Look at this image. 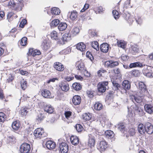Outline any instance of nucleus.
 Returning <instances> with one entry per match:
<instances>
[{
    "label": "nucleus",
    "instance_id": "nucleus-23",
    "mask_svg": "<svg viewBox=\"0 0 153 153\" xmlns=\"http://www.w3.org/2000/svg\"><path fill=\"white\" fill-rule=\"evenodd\" d=\"M105 135L107 138H112L114 137V134L112 131L108 130L105 131Z\"/></svg>",
    "mask_w": 153,
    "mask_h": 153
},
{
    "label": "nucleus",
    "instance_id": "nucleus-16",
    "mask_svg": "<svg viewBox=\"0 0 153 153\" xmlns=\"http://www.w3.org/2000/svg\"><path fill=\"white\" fill-rule=\"evenodd\" d=\"M86 45L84 43L81 42L76 45V48L79 50L81 51H84L86 50Z\"/></svg>",
    "mask_w": 153,
    "mask_h": 153
},
{
    "label": "nucleus",
    "instance_id": "nucleus-45",
    "mask_svg": "<svg viewBox=\"0 0 153 153\" xmlns=\"http://www.w3.org/2000/svg\"><path fill=\"white\" fill-rule=\"evenodd\" d=\"M112 14L114 18L117 20L120 16L118 12L116 10H114L112 11Z\"/></svg>",
    "mask_w": 153,
    "mask_h": 153
},
{
    "label": "nucleus",
    "instance_id": "nucleus-55",
    "mask_svg": "<svg viewBox=\"0 0 153 153\" xmlns=\"http://www.w3.org/2000/svg\"><path fill=\"white\" fill-rule=\"evenodd\" d=\"M19 73L23 75L27 76L28 74V73L26 71L19 70Z\"/></svg>",
    "mask_w": 153,
    "mask_h": 153
},
{
    "label": "nucleus",
    "instance_id": "nucleus-21",
    "mask_svg": "<svg viewBox=\"0 0 153 153\" xmlns=\"http://www.w3.org/2000/svg\"><path fill=\"white\" fill-rule=\"evenodd\" d=\"M122 86L125 90H128L131 87L130 83L127 80H125L123 82Z\"/></svg>",
    "mask_w": 153,
    "mask_h": 153
},
{
    "label": "nucleus",
    "instance_id": "nucleus-41",
    "mask_svg": "<svg viewBox=\"0 0 153 153\" xmlns=\"http://www.w3.org/2000/svg\"><path fill=\"white\" fill-rule=\"evenodd\" d=\"M60 21L58 19H54L51 23V27H56L59 24Z\"/></svg>",
    "mask_w": 153,
    "mask_h": 153
},
{
    "label": "nucleus",
    "instance_id": "nucleus-30",
    "mask_svg": "<svg viewBox=\"0 0 153 153\" xmlns=\"http://www.w3.org/2000/svg\"><path fill=\"white\" fill-rule=\"evenodd\" d=\"M13 128L16 130H18L20 127L19 123L17 121H15L13 122L12 125Z\"/></svg>",
    "mask_w": 153,
    "mask_h": 153
},
{
    "label": "nucleus",
    "instance_id": "nucleus-64",
    "mask_svg": "<svg viewBox=\"0 0 153 153\" xmlns=\"http://www.w3.org/2000/svg\"><path fill=\"white\" fill-rule=\"evenodd\" d=\"M105 10V9H103L102 7L100 6L98 8V11L99 13H101L102 12Z\"/></svg>",
    "mask_w": 153,
    "mask_h": 153
},
{
    "label": "nucleus",
    "instance_id": "nucleus-59",
    "mask_svg": "<svg viewBox=\"0 0 153 153\" xmlns=\"http://www.w3.org/2000/svg\"><path fill=\"white\" fill-rule=\"evenodd\" d=\"M143 110L140 108H139L136 111V112L139 115H142L143 114Z\"/></svg>",
    "mask_w": 153,
    "mask_h": 153
},
{
    "label": "nucleus",
    "instance_id": "nucleus-12",
    "mask_svg": "<svg viewBox=\"0 0 153 153\" xmlns=\"http://www.w3.org/2000/svg\"><path fill=\"white\" fill-rule=\"evenodd\" d=\"M100 49L101 51L103 53H107L109 49V46L107 43H103L100 45Z\"/></svg>",
    "mask_w": 153,
    "mask_h": 153
},
{
    "label": "nucleus",
    "instance_id": "nucleus-25",
    "mask_svg": "<svg viewBox=\"0 0 153 153\" xmlns=\"http://www.w3.org/2000/svg\"><path fill=\"white\" fill-rule=\"evenodd\" d=\"M70 140L72 144L74 145H76L79 143V139L76 136H71L70 138Z\"/></svg>",
    "mask_w": 153,
    "mask_h": 153
},
{
    "label": "nucleus",
    "instance_id": "nucleus-24",
    "mask_svg": "<svg viewBox=\"0 0 153 153\" xmlns=\"http://www.w3.org/2000/svg\"><path fill=\"white\" fill-rule=\"evenodd\" d=\"M131 97L132 101L134 103H135V102L139 103L142 102V98L140 97L132 95L131 96Z\"/></svg>",
    "mask_w": 153,
    "mask_h": 153
},
{
    "label": "nucleus",
    "instance_id": "nucleus-4",
    "mask_svg": "<svg viewBox=\"0 0 153 153\" xmlns=\"http://www.w3.org/2000/svg\"><path fill=\"white\" fill-rule=\"evenodd\" d=\"M30 149V145L27 143H25L21 145L19 150L21 153H28Z\"/></svg>",
    "mask_w": 153,
    "mask_h": 153
},
{
    "label": "nucleus",
    "instance_id": "nucleus-62",
    "mask_svg": "<svg viewBox=\"0 0 153 153\" xmlns=\"http://www.w3.org/2000/svg\"><path fill=\"white\" fill-rule=\"evenodd\" d=\"M87 94L88 96L90 98L92 97H93V93L92 91H87Z\"/></svg>",
    "mask_w": 153,
    "mask_h": 153
},
{
    "label": "nucleus",
    "instance_id": "nucleus-39",
    "mask_svg": "<svg viewBox=\"0 0 153 153\" xmlns=\"http://www.w3.org/2000/svg\"><path fill=\"white\" fill-rule=\"evenodd\" d=\"M131 49L132 51V53H137L139 51L138 46L137 45H134L131 46Z\"/></svg>",
    "mask_w": 153,
    "mask_h": 153
},
{
    "label": "nucleus",
    "instance_id": "nucleus-49",
    "mask_svg": "<svg viewBox=\"0 0 153 153\" xmlns=\"http://www.w3.org/2000/svg\"><path fill=\"white\" fill-rule=\"evenodd\" d=\"M113 86V89L114 90H117L120 87V85L118 83H117L115 82H112Z\"/></svg>",
    "mask_w": 153,
    "mask_h": 153
},
{
    "label": "nucleus",
    "instance_id": "nucleus-14",
    "mask_svg": "<svg viewBox=\"0 0 153 153\" xmlns=\"http://www.w3.org/2000/svg\"><path fill=\"white\" fill-rule=\"evenodd\" d=\"M46 145L47 148L50 150L54 149L56 145L54 142L51 140L47 142Z\"/></svg>",
    "mask_w": 153,
    "mask_h": 153
},
{
    "label": "nucleus",
    "instance_id": "nucleus-13",
    "mask_svg": "<svg viewBox=\"0 0 153 153\" xmlns=\"http://www.w3.org/2000/svg\"><path fill=\"white\" fill-rule=\"evenodd\" d=\"M81 100V98L80 96L78 95H75L73 98L72 102L75 105H79L80 104Z\"/></svg>",
    "mask_w": 153,
    "mask_h": 153
},
{
    "label": "nucleus",
    "instance_id": "nucleus-36",
    "mask_svg": "<svg viewBox=\"0 0 153 153\" xmlns=\"http://www.w3.org/2000/svg\"><path fill=\"white\" fill-rule=\"evenodd\" d=\"M29 109L27 108H21L20 113L22 116L25 115L29 111Z\"/></svg>",
    "mask_w": 153,
    "mask_h": 153
},
{
    "label": "nucleus",
    "instance_id": "nucleus-6",
    "mask_svg": "<svg viewBox=\"0 0 153 153\" xmlns=\"http://www.w3.org/2000/svg\"><path fill=\"white\" fill-rule=\"evenodd\" d=\"M152 68L150 66H145L144 69L143 71V73L145 76L149 77H152Z\"/></svg>",
    "mask_w": 153,
    "mask_h": 153
},
{
    "label": "nucleus",
    "instance_id": "nucleus-11",
    "mask_svg": "<svg viewBox=\"0 0 153 153\" xmlns=\"http://www.w3.org/2000/svg\"><path fill=\"white\" fill-rule=\"evenodd\" d=\"M65 115L66 118L68 120L67 121L68 122H72L74 118L72 117V112L70 111H66L65 112Z\"/></svg>",
    "mask_w": 153,
    "mask_h": 153
},
{
    "label": "nucleus",
    "instance_id": "nucleus-58",
    "mask_svg": "<svg viewBox=\"0 0 153 153\" xmlns=\"http://www.w3.org/2000/svg\"><path fill=\"white\" fill-rule=\"evenodd\" d=\"M89 7V4H85L83 8L81 10V12H84L86 10H87Z\"/></svg>",
    "mask_w": 153,
    "mask_h": 153
},
{
    "label": "nucleus",
    "instance_id": "nucleus-57",
    "mask_svg": "<svg viewBox=\"0 0 153 153\" xmlns=\"http://www.w3.org/2000/svg\"><path fill=\"white\" fill-rule=\"evenodd\" d=\"M8 6H11L13 7H15L16 4L14 1L13 0H10V1L8 2Z\"/></svg>",
    "mask_w": 153,
    "mask_h": 153
},
{
    "label": "nucleus",
    "instance_id": "nucleus-7",
    "mask_svg": "<svg viewBox=\"0 0 153 153\" xmlns=\"http://www.w3.org/2000/svg\"><path fill=\"white\" fill-rule=\"evenodd\" d=\"M59 148L62 153H67L68 150V146L65 143H62L59 145Z\"/></svg>",
    "mask_w": 153,
    "mask_h": 153
},
{
    "label": "nucleus",
    "instance_id": "nucleus-17",
    "mask_svg": "<svg viewBox=\"0 0 153 153\" xmlns=\"http://www.w3.org/2000/svg\"><path fill=\"white\" fill-rule=\"evenodd\" d=\"M59 87L62 91L65 92L67 91L69 89L68 84L63 82H61L60 84Z\"/></svg>",
    "mask_w": 153,
    "mask_h": 153
},
{
    "label": "nucleus",
    "instance_id": "nucleus-28",
    "mask_svg": "<svg viewBox=\"0 0 153 153\" xmlns=\"http://www.w3.org/2000/svg\"><path fill=\"white\" fill-rule=\"evenodd\" d=\"M82 118L83 120L85 121H88L91 118V115L89 113H84L82 115Z\"/></svg>",
    "mask_w": 153,
    "mask_h": 153
},
{
    "label": "nucleus",
    "instance_id": "nucleus-1",
    "mask_svg": "<svg viewBox=\"0 0 153 153\" xmlns=\"http://www.w3.org/2000/svg\"><path fill=\"white\" fill-rule=\"evenodd\" d=\"M108 85V82L103 81L99 82L97 85V91L101 93L105 92L106 89V86Z\"/></svg>",
    "mask_w": 153,
    "mask_h": 153
},
{
    "label": "nucleus",
    "instance_id": "nucleus-5",
    "mask_svg": "<svg viewBox=\"0 0 153 153\" xmlns=\"http://www.w3.org/2000/svg\"><path fill=\"white\" fill-rule=\"evenodd\" d=\"M76 68L78 70L80 71L81 72L85 74L86 73H88V72L86 70L84 63L81 61L77 62Z\"/></svg>",
    "mask_w": 153,
    "mask_h": 153
},
{
    "label": "nucleus",
    "instance_id": "nucleus-2",
    "mask_svg": "<svg viewBox=\"0 0 153 153\" xmlns=\"http://www.w3.org/2000/svg\"><path fill=\"white\" fill-rule=\"evenodd\" d=\"M34 135L36 137L41 138V137H45L47 134L44 132L43 129L38 128L34 131Z\"/></svg>",
    "mask_w": 153,
    "mask_h": 153
},
{
    "label": "nucleus",
    "instance_id": "nucleus-29",
    "mask_svg": "<svg viewBox=\"0 0 153 153\" xmlns=\"http://www.w3.org/2000/svg\"><path fill=\"white\" fill-rule=\"evenodd\" d=\"M139 89H140L142 92L145 91L146 90V86L145 84L143 82H140L139 83Z\"/></svg>",
    "mask_w": 153,
    "mask_h": 153
},
{
    "label": "nucleus",
    "instance_id": "nucleus-8",
    "mask_svg": "<svg viewBox=\"0 0 153 153\" xmlns=\"http://www.w3.org/2000/svg\"><path fill=\"white\" fill-rule=\"evenodd\" d=\"M119 63L117 61H114L112 60H110L106 61L105 63V66L110 68H112L117 66Z\"/></svg>",
    "mask_w": 153,
    "mask_h": 153
},
{
    "label": "nucleus",
    "instance_id": "nucleus-35",
    "mask_svg": "<svg viewBox=\"0 0 153 153\" xmlns=\"http://www.w3.org/2000/svg\"><path fill=\"white\" fill-rule=\"evenodd\" d=\"M60 12V10L58 8H53L51 10V13L55 15H59Z\"/></svg>",
    "mask_w": 153,
    "mask_h": 153
},
{
    "label": "nucleus",
    "instance_id": "nucleus-43",
    "mask_svg": "<svg viewBox=\"0 0 153 153\" xmlns=\"http://www.w3.org/2000/svg\"><path fill=\"white\" fill-rule=\"evenodd\" d=\"M21 85L22 89H26L27 87V82L24 79H22L21 82Z\"/></svg>",
    "mask_w": 153,
    "mask_h": 153
},
{
    "label": "nucleus",
    "instance_id": "nucleus-47",
    "mask_svg": "<svg viewBox=\"0 0 153 153\" xmlns=\"http://www.w3.org/2000/svg\"><path fill=\"white\" fill-rule=\"evenodd\" d=\"M27 41V39L26 37H23L21 39L20 44L21 45L23 46H25L26 44Z\"/></svg>",
    "mask_w": 153,
    "mask_h": 153
},
{
    "label": "nucleus",
    "instance_id": "nucleus-46",
    "mask_svg": "<svg viewBox=\"0 0 153 153\" xmlns=\"http://www.w3.org/2000/svg\"><path fill=\"white\" fill-rule=\"evenodd\" d=\"M79 29L78 27H75L73 29L71 32L74 36L76 35L79 33Z\"/></svg>",
    "mask_w": 153,
    "mask_h": 153
},
{
    "label": "nucleus",
    "instance_id": "nucleus-32",
    "mask_svg": "<svg viewBox=\"0 0 153 153\" xmlns=\"http://www.w3.org/2000/svg\"><path fill=\"white\" fill-rule=\"evenodd\" d=\"M94 108L98 111L101 110L102 108V105L101 103L99 102L95 103L94 105Z\"/></svg>",
    "mask_w": 153,
    "mask_h": 153
},
{
    "label": "nucleus",
    "instance_id": "nucleus-50",
    "mask_svg": "<svg viewBox=\"0 0 153 153\" xmlns=\"http://www.w3.org/2000/svg\"><path fill=\"white\" fill-rule=\"evenodd\" d=\"M75 128L79 132H81L83 129L82 126L79 124H77L75 126Z\"/></svg>",
    "mask_w": 153,
    "mask_h": 153
},
{
    "label": "nucleus",
    "instance_id": "nucleus-19",
    "mask_svg": "<svg viewBox=\"0 0 153 153\" xmlns=\"http://www.w3.org/2000/svg\"><path fill=\"white\" fill-rule=\"evenodd\" d=\"M145 129V125L144 126L143 124H140L138 126V131L140 134H144L146 131Z\"/></svg>",
    "mask_w": 153,
    "mask_h": 153
},
{
    "label": "nucleus",
    "instance_id": "nucleus-27",
    "mask_svg": "<svg viewBox=\"0 0 153 153\" xmlns=\"http://www.w3.org/2000/svg\"><path fill=\"white\" fill-rule=\"evenodd\" d=\"M67 25L65 23H61L58 26V29L60 31H62L65 30L67 28Z\"/></svg>",
    "mask_w": 153,
    "mask_h": 153
},
{
    "label": "nucleus",
    "instance_id": "nucleus-22",
    "mask_svg": "<svg viewBox=\"0 0 153 153\" xmlns=\"http://www.w3.org/2000/svg\"><path fill=\"white\" fill-rule=\"evenodd\" d=\"M41 47L43 50H46L50 48V45L46 40H45L42 42Z\"/></svg>",
    "mask_w": 153,
    "mask_h": 153
},
{
    "label": "nucleus",
    "instance_id": "nucleus-44",
    "mask_svg": "<svg viewBox=\"0 0 153 153\" xmlns=\"http://www.w3.org/2000/svg\"><path fill=\"white\" fill-rule=\"evenodd\" d=\"M93 121L94 123H96L97 125L100 124L101 123V118L97 117H95Z\"/></svg>",
    "mask_w": 153,
    "mask_h": 153
},
{
    "label": "nucleus",
    "instance_id": "nucleus-42",
    "mask_svg": "<svg viewBox=\"0 0 153 153\" xmlns=\"http://www.w3.org/2000/svg\"><path fill=\"white\" fill-rule=\"evenodd\" d=\"M95 141L92 138H90L88 140V145L89 146L91 147L94 146Z\"/></svg>",
    "mask_w": 153,
    "mask_h": 153
},
{
    "label": "nucleus",
    "instance_id": "nucleus-53",
    "mask_svg": "<svg viewBox=\"0 0 153 153\" xmlns=\"http://www.w3.org/2000/svg\"><path fill=\"white\" fill-rule=\"evenodd\" d=\"M129 133L131 136H133L135 133V130L133 128H130L129 131Z\"/></svg>",
    "mask_w": 153,
    "mask_h": 153
},
{
    "label": "nucleus",
    "instance_id": "nucleus-60",
    "mask_svg": "<svg viewBox=\"0 0 153 153\" xmlns=\"http://www.w3.org/2000/svg\"><path fill=\"white\" fill-rule=\"evenodd\" d=\"M131 74L134 76H137L138 75V74L139 73L138 71H137L135 70H133L131 72Z\"/></svg>",
    "mask_w": 153,
    "mask_h": 153
},
{
    "label": "nucleus",
    "instance_id": "nucleus-31",
    "mask_svg": "<svg viewBox=\"0 0 153 153\" xmlns=\"http://www.w3.org/2000/svg\"><path fill=\"white\" fill-rule=\"evenodd\" d=\"M72 87L76 91L80 90L82 88L81 85L78 83H74L72 85Z\"/></svg>",
    "mask_w": 153,
    "mask_h": 153
},
{
    "label": "nucleus",
    "instance_id": "nucleus-26",
    "mask_svg": "<svg viewBox=\"0 0 153 153\" xmlns=\"http://www.w3.org/2000/svg\"><path fill=\"white\" fill-rule=\"evenodd\" d=\"M44 110L47 113H52L53 111V108L50 105H47L44 107Z\"/></svg>",
    "mask_w": 153,
    "mask_h": 153
},
{
    "label": "nucleus",
    "instance_id": "nucleus-18",
    "mask_svg": "<svg viewBox=\"0 0 153 153\" xmlns=\"http://www.w3.org/2000/svg\"><path fill=\"white\" fill-rule=\"evenodd\" d=\"M42 94L44 97L46 98H51L52 97L51 96L50 91L46 89H43L42 91Z\"/></svg>",
    "mask_w": 153,
    "mask_h": 153
},
{
    "label": "nucleus",
    "instance_id": "nucleus-48",
    "mask_svg": "<svg viewBox=\"0 0 153 153\" xmlns=\"http://www.w3.org/2000/svg\"><path fill=\"white\" fill-rule=\"evenodd\" d=\"M118 129L121 132L124 133L125 130V126L123 124H120L118 125Z\"/></svg>",
    "mask_w": 153,
    "mask_h": 153
},
{
    "label": "nucleus",
    "instance_id": "nucleus-3",
    "mask_svg": "<svg viewBox=\"0 0 153 153\" xmlns=\"http://www.w3.org/2000/svg\"><path fill=\"white\" fill-rule=\"evenodd\" d=\"M108 147L107 143L105 140L100 141L98 144L97 149L101 152H102L105 151Z\"/></svg>",
    "mask_w": 153,
    "mask_h": 153
},
{
    "label": "nucleus",
    "instance_id": "nucleus-20",
    "mask_svg": "<svg viewBox=\"0 0 153 153\" xmlns=\"http://www.w3.org/2000/svg\"><path fill=\"white\" fill-rule=\"evenodd\" d=\"M144 108L145 111L148 113L152 114L153 113V107L150 104H146Z\"/></svg>",
    "mask_w": 153,
    "mask_h": 153
},
{
    "label": "nucleus",
    "instance_id": "nucleus-9",
    "mask_svg": "<svg viewBox=\"0 0 153 153\" xmlns=\"http://www.w3.org/2000/svg\"><path fill=\"white\" fill-rule=\"evenodd\" d=\"M146 131L149 134L153 133V126L150 123H147L145 124Z\"/></svg>",
    "mask_w": 153,
    "mask_h": 153
},
{
    "label": "nucleus",
    "instance_id": "nucleus-38",
    "mask_svg": "<svg viewBox=\"0 0 153 153\" xmlns=\"http://www.w3.org/2000/svg\"><path fill=\"white\" fill-rule=\"evenodd\" d=\"M51 37L53 39L56 40L58 39L57 32L55 31H53L51 33Z\"/></svg>",
    "mask_w": 153,
    "mask_h": 153
},
{
    "label": "nucleus",
    "instance_id": "nucleus-40",
    "mask_svg": "<svg viewBox=\"0 0 153 153\" xmlns=\"http://www.w3.org/2000/svg\"><path fill=\"white\" fill-rule=\"evenodd\" d=\"M70 39V36L68 33L64 34L62 39V40L64 42H66Z\"/></svg>",
    "mask_w": 153,
    "mask_h": 153
},
{
    "label": "nucleus",
    "instance_id": "nucleus-33",
    "mask_svg": "<svg viewBox=\"0 0 153 153\" xmlns=\"http://www.w3.org/2000/svg\"><path fill=\"white\" fill-rule=\"evenodd\" d=\"M91 46L96 51L99 50V45L98 42L97 41L93 42L91 44Z\"/></svg>",
    "mask_w": 153,
    "mask_h": 153
},
{
    "label": "nucleus",
    "instance_id": "nucleus-51",
    "mask_svg": "<svg viewBox=\"0 0 153 153\" xmlns=\"http://www.w3.org/2000/svg\"><path fill=\"white\" fill-rule=\"evenodd\" d=\"M5 115L2 112H0V122H3L5 120Z\"/></svg>",
    "mask_w": 153,
    "mask_h": 153
},
{
    "label": "nucleus",
    "instance_id": "nucleus-52",
    "mask_svg": "<svg viewBox=\"0 0 153 153\" xmlns=\"http://www.w3.org/2000/svg\"><path fill=\"white\" fill-rule=\"evenodd\" d=\"M24 6L23 3H18L17 7H16V10L18 11L22 10V7Z\"/></svg>",
    "mask_w": 153,
    "mask_h": 153
},
{
    "label": "nucleus",
    "instance_id": "nucleus-37",
    "mask_svg": "<svg viewBox=\"0 0 153 153\" xmlns=\"http://www.w3.org/2000/svg\"><path fill=\"white\" fill-rule=\"evenodd\" d=\"M77 16V13L76 11H73L71 12V15L70 16L71 19L73 20H75Z\"/></svg>",
    "mask_w": 153,
    "mask_h": 153
},
{
    "label": "nucleus",
    "instance_id": "nucleus-15",
    "mask_svg": "<svg viewBox=\"0 0 153 153\" xmlns=\"http://www.w3.org/2000/svg\"><path fill=\"white\" fill-rule=\"evenodd\" d=\"M41 54V52L39 50L30 49H29L28 54L29 55H32L33 57H35L36 55H39Z\"/></svg>",
    "mask_w": 153,
    "mask_h": 153
},
{
    "label": "nucleus",
    "instance_id": "nucleus-61",
    "mask_svg": "<svg viewBox=\"0 0 153 153\" xmlns=\"http://www.w3.org/2000/svg\"><path fill=\"white\" fill-rule=\"evenodd\" d=\"M44 119V116L42 114H40L38 115V117L36 118V120L39 121L42 120Z\"/></svg>",
    "mask_w": 153,
    "mask_h": 153
},
{
    "label": "nucleus",
    "instance_id": "nucleus-54",
    "mask_svg": "<svg viewBox=\"0 0 153 153\" xmlns=\"http://www.w3.org/2000/svg\"><path fill=\"white\" fill-rule=\"evenodd\" d=\"M133 64L135 67H142L143 66L142 64L139 62L133 63Z\"/></svg>",
    "mask_w": 153,
    "mask_h": 153
},
{
    "label": "nucleus",
    "instance_id": "nucleus-63",
    "mask_svg": "<svg viewBox=\"0 0 153 153\" xmlns=\"http://www.w3.org/2000/svg\"><path fill=\"white\" fill-rule=\"evenodd\" d=\"M105 72L104 70H100L97 72V75L99 76H102V73H104Z\"/></svg>",
    "mask_w": 153,
    "mask_h": 153
},
{
    "label": "nucleus",
    "instance_id": "nucleus-56",
    "mask_svg": "<svg viewBox=\"0 0 153 153\" xmlns=\"http://www.w3.org/2000/svg\"><path fill=\"white\" fill-rule=\"evenodd\" d=\"M27 21L26 19H23L20 23L19 26L23 28L24 26L26 24Z\"/></svg>",
    "mask_w": 153,
    "mask_h": 153
},
{
    "label": "nucleus",
    "instance_id": "nucleus-10",
    "mask_svg": "<svg viewBox=\"0 0 153 153\" xmlns=\"http://www.w3.org/2000/svg\"><path fill=\"white\" fill-rule=\"evenodd\" d=\"M53 66L56 70L59 71H62L64 69L63 65L61 63L58 62H55Z\"/></svg>",
    "mask_w": 153,
    "mask_h": 153
},
{
    "label": "nucleus",
    "instance_id": "nucleus-34",
    "mask_svg": "<svg viewBox=\"0 0 153 153\" xmlns=\"http://www.w3.org/2000/svg\"><path fill=\"white\" fill-rule=\"evenodd\" d=\"M117 43L118 47H120L123 49L125 48L126 44L124 41L122 40L117 41Z\"/></svg>",
    "mask_w": 153,
    "mask_h": 153
}]
</instances>
